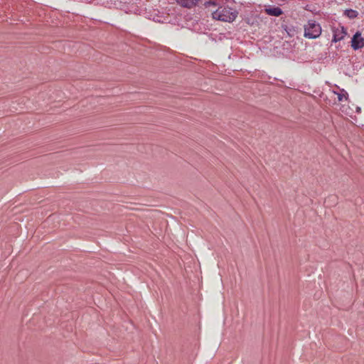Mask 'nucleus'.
Segmentation results:
<instances>
[{
  "instance_id": "f257e3e1",
  "label": "nucleus",
  "mask_w": 364,
  "mask_h": 364,
  "mask_svg": "<svg viewBox=\"0 0 364 364\" xmlns=\"http://www.w3.org/2000/svg\"><path fill=\"white\" fill-rule=\"evenodd\" d=\"M237 15L238 12L229 6H220L212 14L214 19L224 22L234 21Z\"/></svg>"
},
{
  "instance_id": "f03ea898",
  "label": "nucleus",
  "mask_w": 364,
  "mask_h": 364,
  "mask_svg": "<svg viewBox=\"0 0 364 364\" xmlns=\"http://www.w3.org/2000/svg\"><path fill=\"white\" fill-rule=\"evenodd\" d=\"M321 26L315 20H309L304 26V37L309 39H314L321 34Z\"/></svg>"
},
{
  "instance_id": "7ed1b4c3",
  "label": "nucleus",
  "mask_w": 364,
  "mask_h": 364,
  "mask_svg": "<svg viewBox=\"0 0 364 364\" xmlns=\"http://www.w3.org/2000/svg\"><path fill=\"white\" fill-rule=\"evenodd\" d=\"M351 47L353 50H356L364 47V38L362 37L361 33L356 32L351 39Z\"/></svg>"
},
{
  "instance_id": "20e7f679",
  "label": "nucleus",
  "mask_w": 364,
  "mask_h": 364,
  "mask_svg": "<svg viewBox=\"0 0 364 364\" xmlns=\"http://www.w3.org/2000/svg\"><path fill=\"white\" fill-rule=\"evenodd\" d=\"M333 42H338L343 40L347 34L346 29L343 27L337 28L333 29Z\"/></svg>"
},
{
  "instance_id": "39448f33",
  "label": "nucleus",
  "mask_w": 364,
  "mask_h": 364,
  "mask_svg": "<svg viewBox=\"0 0 364 364\" xmlns=\"http://www.w3.org/2000/svg\"><path fill=\"white\" fill-rule=\"evenodd\" d=\"M177 4L186 9H192L196 6L200 0H176Z\"/></svg>"
},
{
  "instance_id": "423d86ee",
  "label": "nucleus",
  "mask_w": 364,
  "mask_h": 364,
  "mask_svg": "<svg viewBox=\"0 0 364 364\" xmlns=\"http://www.w3.org/2000/svg\"><path fill=\"white\" fill-rule=\"evenodd\" d=\"M264 11L269 16H279L283 14L282 10L278 6H267L264 9Z\"/></svg>"
},
{
  "instance_id": "0eeeda50",
  "label": "nucleus",
  "mask_w": 364,
  "mask_h": 364,
  "mask_svg": "<svg viewBox=\"0 0 364 364\" xmlns=\"http://www.w3.org/2000/svg\"><path fill=\"white\" fill-rule=\"evenodd\" d=\"M334 93L338 95V100L339 102H342L343 100H348V95L347 92L346 90H344L343 89L341 90V92H334Z\"/></svg>"
},
{
  "instance_id": "6e6552de",
  "label": "nucleus",
  "mask_w": 364,
  "mask_h": 364,
  "mask_svg": "<svg viewBox=\"0 0 364 364\" xmlns=\"http://www.w3.org/2000/svg\"><path fill=\"white\" fill-rule=\"evenodd\" d=\"M345 14L350 18H354L358 16V11L353 9H347L345 11Z\"/></svg>"
}]
</instances>
